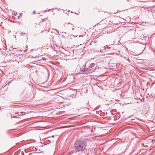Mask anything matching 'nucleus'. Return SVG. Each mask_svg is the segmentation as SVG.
Returning <instances> with one entry per match:
<instances>
[{"mask_svg":"<svg viewBox=\"0 0 155 155\" xmlns=\"http://www.w3.org/2000/svg\"><path fill=\"white\" fill-rule=\"evenodd\" d=\"M20 34L21 35H25V33L23 34V33H21Z\"/></svg>","mask_w":155,"mask_h":155,"instance_id":"7ed1b4c3","label":"nucleus"},{"mask_svg":"<svg viewBox=\"0 0 155 155\" xmlns=\"http://www.w3.org/2000/svg\"><path fill=\"white\" fill-rule=\"evenodd\" d=\"M53 137H54V136H52Z\"/></svg>","mask_w":155,"mask_h":155,"instance_id":"0eeeda50","label":"nucleus"},{"mask_svg":"<svg viewBox=\"0 0 155 155\" xmlns=\"http://www.w3.org/2000/svg\"><path fill=\"white\" fill-rule=\"evenodd\" d=\"M68 24H71V25H72V24H71L70 23V22H69L68 23Z\"/></svg>","mask_w":155,"mask_h":155,"instance_id":"39448f33","label":"nucleus"},{"mask_svg":"<svg viewBox=\"0 0 155 155\" xmlns=\"http://www.w3.org/2000/svg\"><path fill=\"white\" fill-rule=\"evenodd\" d=\"M90 63L89 62H86L84 66V68L82 69L81 68V70L82 71L84 72L85 74H90L93 72L94 69V66L95 64L94 63H91L90 64Z\"/></svg>","mask_w":155,"mask_h":155,"instance_id":"f03ea898","label":"nucleus"},{"mask_svg":"<svg viewBox=\"0 0 155 155\" xmlns=\"http://www.w3.org/2000/svg\"><path fill=\"white\" fill-rule=\"evenodd\" d=\"M86 146V142L82 140H78L75 143L74 148L78 151L82 152L85 150Z\"/></svg>","mask_w":155,"mask_h":155,"instance_id":"f257e3e1","label":"nucleus"},{"mask_svg":"<svg viewBox=\"0 0 155 155\" xmlns=\"http://www.w3.org/2000/svg\"><path fill=\"white\" fill-rule=\"evenodd\" d=\"M106 80L105 79H104H104H103V81H104V80Z\"/></svg>","mask_w":155,"mask_h":155,"instance_id":"423d86ee","label":"nucleus"},{"mask_svg":"<svg viewBox=\"0 0 155 155\" xmlns=\"http://www.w3.org/2000/svg\"><path fill=\"white\" fill-rule=\"evenodd\" d=\"M33 14H35V11L33 12Z\"/></svg>","mask_w":155,"mask_h":155,"instance_id":"20e7f679","label":"nucleus"}]
</instances>
